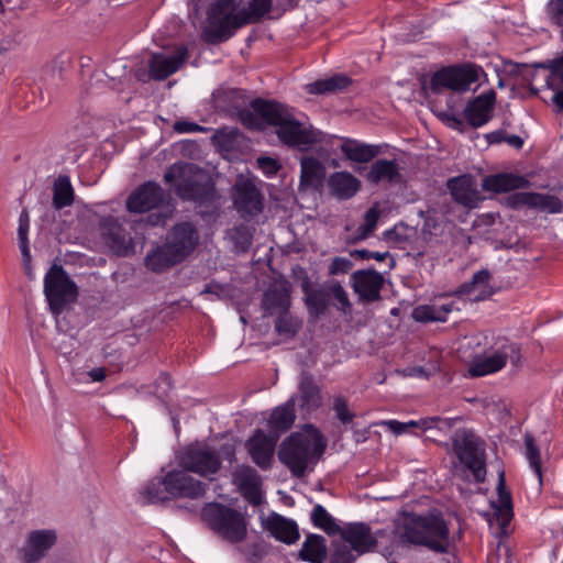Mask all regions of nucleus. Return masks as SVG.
<instances>
[{
    "label": "nucleus",
    "mask_w": 563,
    "mask_h": 563,
    "mask_svg": "<svg viewBox=\"0 0 563 563\" xmlns=\"http://www.w3.org/2000/svg\"><path fill=\"white\" fill-rule=\"evenodd\" d=\"M327 443L319 429L307 424L303 432H292L279 445L278 459L296 478H301L310 462L324 453Z\"/></svg>",
    "instance_id": "obj_1"
},
{
    "label": "nucleus",
    "mask_w": 563,
    "mask_h": 563,
    "mask_svg": "<svg viewBox=\"0 0 563 563\" xmlns=\"http://www.w3.org/2000/svg\"><path fill=\"white\" fill-rule=\"evenodd\" d=\"M250 107L263 118L264 123L277 128L278 139L288 146H309L317 142L314 132L299 122L290 109L275 100L255 98Z\"/></svg>",
    "instance_id": "obj_2"
},
{
    "label": "nucleus",
    "mask_w": 563,
    "mask_h": 563,
    "mask_svg": "<svg viewBox=\"0 0 563 563\" xmlns=\"http://www.w3.org/2000/svg\"><path fill=\"white\" fill-rule=\"evenodd\" d=\"M166 184L174 183V191L183 201L209 206L217 197L213 180L194 164L176 162L164 174Z\"/></svg>",
    "instance_id": "obj_3"
},
{
    "label": "nucleus",
    "mask_w": 563,
    "mask_h": 563,
    "mask_svg": "<svg viewBox=\"0 0 563 563\" xmlns=\"http://www.w3.org/2000/svg\"><path fill=\"white\" fill-rule=\"evenodd\" d=\"M451 452L457 459V471L464 481L483 484L487 477L486 442L473 429L461 428L450 439Z\"/></svg>",
    "instance_id": "obj_4"
},
{
    "label": "nucleus",
    "mask_w": 563,
    "mask_h": 563,
    "mask_svg": "<svg viewBox=\"0 0 563 563\" xmlns=\"http://www.w3.org/2000/svg\"><path fill=\"white\" fill-rule=\"evenodd\" d=\"M449 527L440 515L417 516L406 523L400 534L404 543L426 547L437 553L449 551Z\"/></svg>",
    "instance_id": "obj_5"
},
{
    "label": "nucleus",
    "mask_w": 563,
    "mask_h": 563,
    "mask_svg": "<svg viewBox=\"0 0 563 563\" xmlns=\"http://www.w3.org/2000/svg\"><path fill=\"white\" fill-rule=\"evenodd\" d=\"M201 519L214 534L231 544L241 543L247 537L245 514L228 505L218 501L206 504Z\"/></svg>",
    "instance_id": "obj_6"
},
{
    "label": "nucleus",
    "mask_w": 563,
    "mask_h": 563,
    "mask_svg": "<svg viewBox=\"0 0 563 563\" xmlns=\"http://www.w3.org/2000/svg\"><path fill=\"white\" fill-rule=\"evenodd\" d=\"M272 5L273 0H250L249 8L235 12V15L208 18V26L203 31L205 41L210 44L228 41L238 29L257 22L272 10Z\"/></svg>",
    "instance_id": "obj_7"
},
{
    "label": "nucleus",
    "mask_w": 563,
    "mask_h": 563,
    "mask_svg": "<svg viewBox=\"0 0 563 563\" xmlns=\"http://www.w3.org/2000/svg\"><path fill=\"white\" fill-rule=\"evenodd\" d=\"M169 195L155 181L148 180L140 185L126 199V209L132 213H144L152 210L146 218L151 227L165 225L173 214V207L168 203Z\"/></svg>",
    "instance_id": "obj_8"
},
{
    "label": "nucleus",
    "mask_w": 563,
    "mask_h": 563,
    "mask_svg": "<svg viewBox=\"0 0 563 563\" xmlns=\"http://www.w3.org/2000/svg\"><path fill=\"white\" fill-rule=\"evenodd\" d=\"M482 74L483 68L473 63L444 66L434 71L429 84H422V88L434 95H440L444 90L463 93L471 90V86L479 80Z\"/></svg>",
    "instance_id": "obj_9"
},
{
    "label": "nucleus",
    "mask_w": 563,
    "mask_h": 563,
    "mask_svg": "<svg viewBox=\"0 0 563 563\" xmlns=\"http://www.w3.org/2000/svg\"><path fill=\"white\" fill-rule=\"evenodd\" d=\"M520 358L521 350L518 343L507 338H498L484 355L473 360L468 373L472 377L486 376L503 369L508 361L518 366Z\"/></svg>",
    "instance_id": "obj_10"
},
{
    "label": "nucleus",
    "mask_w": 563,
    "mask_h": 563,
    "mask_svg": "<svg viewBox=\"0 0 563 563\" xmlns=\"http://www.w3.org/2000/svg\"><path fill=\"white\" fill-rule=\"evenodd\" d=\"M44 295L53 314H60L78 297V287L62 265L54 264L44 276Z\"/></svg>",
    "instance_id": "obj_11"
},
{
    "label": "nucleus",
    "mask_w": 563,
    "mask_h": 563,
    "mask_svg": "<svg viewBox=\"0 0 563 563\" xmlns=\"http://www.w3.org/2000/svg\"><path fill=\"white\" fill-rule=\"evenodd\" d=\"M178 465L187 472L211 477L221 468L219 454L202 444H189L178 455Z\"/></svg>",
    "instance_id": "obj_12"
},
{
    "label": "nucleus",
    "mask_w": 563,
    "mask_h": 563,
    "mask_svg": "<svg viewBox=\"0 0 563 563\" xmlns=\"http://www.w3.org/2000/svg\"><path fill=\"white\" fill-rule=\"evenodd\" d=\"M181 470L167 472V493L170 498L198 499L205 496L208 484Z\"/></svg>",
    "instance_id": "obj_13"
},
{
    "label": "nucleus",
    "mask_w": 563,
    "mask_h": 563,
    "mask_svg": "<svg viewBox=\"0 0 563 563\" xmlns=\"http://www.w3.org/2000/svg\"><path fill=\"white\" fill-rule=\"evenodd\" d=\"M199 239L197 227L192 222L184 221L170 229L166 243L183 262L196 250Z\"/></svg>",
    "instance_id": "obj_14"
},
{
    "label": "nucleus",
    "mask_w": 563,
    "mask_h": 563,
    "mask_svg": "<svg viewBox=\"0 0 563 563\" xmlns=\"http://www.w3.org/2000/svg\"><path fill=\"white\" fill-rule=\"evenodd\" d=\"M278 434H266L257 429L245 442V448L253 463L261 470H269L272 466Z\"/></svg>",
    "instance_id": "obj_15"
},
{
    "label": "nucleus",
    "mask_w": 563,
    "mask_h": 563,
    "mask_svg": "<svg viewBox=\"0 0 563 563\" xmlns=\"http://www.w3.org/2000/svg\"><path fill=\"white\" fill-rule=\"evenodd\" d=\"M351 287L363 302H374L380 299L384 277L374 268L358 269L350 277Z\"/></svg>",
    "instance_id": "obj_16"
},
{
    "label": "nucleus",
    "mask_w": 563,
    "mask_h": 563,
    "mask_svg": "<svg viewBox=\"0 0 563 563\" xmlns=\"http://www.w3.org/2000/svg\"><path fill=\"white\" fill-rule=\"evenodd\" d=\"M101 236L113 253L120 256L128 255L132 250V240L125 228L112 216L101 218L99 222Z\"/></svg>",
    "instance_id": "obj_17"
},
{
    "label": "nucleus",
    "mask_w": 563,
    "mask_h": 563,
    "mask_svg": "<svg viewBox=\"0 0 563 563\" xmlns=\"http://www.w3.org/2000/svg\"><path fill=\"white\" fill-rule=\"evenodd\" d=\"M234 206L243 219H252L262 213L264 197L252 180L235 185Z\"/></svg>",
    "instance_id": "obj_18"
},
{
    "label": "nucleus",
    "mask_w": 563,
    "mask_h": 563,
    "mask_svg": "<svg viewBox=\"0 0 563 563\" xmlns=\"http://www.w3.org/2000/svg\"><path fill=\"white\" fill-rule=\"evenodd\" d=\"M339 533L342 540L360 555L373 552L378 544L377 537L373 534L371 526L366 522H350L341 528Z\"/></svg>",
    "instance_id": "obj_19"
},
{
    "label": "nucleus",
    "mask_w": 563,
    "mask_h": 563,
    "mask_svg": "<svg viewBox=\"0 0 563 563\" xmlns=\"http://www.w3.org/2000/svg\"><path fill=\"white\" fill-rule=\"evenodd\" d=\"M232 477L243 498L252 506H260L263 503L262 478L254 467L246 464L238 465L232 472Z\"/></svg>",
    "instance_id": "obj_20"
},
{
    "label": "nucleus",
    "mask_w": 563,
    "mask_h": 563,
    "mask_svg": "<svg viewBox=\"0 0 563 563\" xmlns=\"http://www.w3.org/2000/svg\"><path fill=\"white\" fill-rule=\"evenodd\" d=\"M446 188L452 200L466 209H475L483 201L473 178L468 175L449 178Z\"/></svg>",
    "instance_id": "obj_21"
},
{
    "label": "nucleus",
    "mask_w": 563,
    "mask_h": 563,
    "mask_svg": "<svg viewBox=\"0 0 563 563\" xmlns=\"http://www.w3.org/2000/svg\"><path fill=\"white\" fill-rule=\"evenodd\" d=\"M496 93L490 90L470 100L463 111L464 118L473 129L481 128L493 118Z\"/></svg>",
    "instance_id": "obj_22"
},
{
    "label": "nucleus",
    "mask_w": 563,
    "mask_h": 563,
    "mask_svg": "<svg viewBox=\"0 0 563 563\" xmlns=\"http://www.w3.org/2000/svg\"><path fill=\"white\" fill-rule=\"evenodd\" d=\"M303 277L300 283V288L303 292V301L310 317L318 319L323 316L330 303L328 297L327 282L319 286L312 287L310 277L301 269Z\"/></svg>",
    "instance_id": "obj_23"
},
{
    "label": "nucleus",
    "mask_w": 563,
    "mask_h": 563,
    "mask_svg": "<svg viewBox=\"0 0 563 563\" xmlns=\"http://www.w3.org/2000/svg\"><path fill=\"white\" fill-rule=\"evenodd\" d=\"M57 536L54 530H34L30 532L22 558L26 563H35L45 556L46 552L56 543Z\"/></svg>",
    "instance_id": "obj_24"
},
{
    "label": "nucleus",
    "mask_w": 563,
    "mask_h": 563,
    "mask_svg": "<svg viewBox=\"0 0 563 563\" xmlns=\"http://www.w3.org/2000/svg\"><path fill=\"white\" fill-rule=\"evenodd\" d=\"M187 47H180L174 55L155 54L150 63V75L155 80H165L175 74L186 62Z\"/></svg>",
    "instance_id": "obj_25"
},
{
    "label": "nucleus",
    "mask_w": 563,
    "mask_h": 563,
    "mask_svg": "<svg viewBox=\"0 0 563 563\" xmlns=\"http://www.w3.org/2000/svg\"><path fill=\"white\" fill-rule=\"evenodd\" d=\"M325 179L324 165L313 156H302L300 159L299 190H320Z\"/></svg>",
    "instance_id": "obj_26"
},
{
    "label": "nucleus",
    "mask_w": 563,
    "mask_h": 563,
    "mask_svg": "<svg viewBox=\"0 0 563 563\" xmlns=\"http://www.w3.org/2000/svg\"><path fill=\"white\" fill-rule=\"evenodd\" d=\"M327 185L329 194L340 201L353 198L361 188V181L345 170L332 173L327 179Z\"/></svg>",
    "instance_id": "obj_27"
},
{
    "label": "nucleus",
    "mask_w": 563,
    "mask_h": 563,
    "mask_svg": "<svg viewBox=\"0 0 563 563\" xmlns=\"http://www.w3.org/2000/svg\"><path fill=\"white\" fill-rule=\"evenodd\" d=\"M265 529L277 541H280L286 544H294L300 538L296 521L288 519L276 512H272L268 516Z\"/></svg>",
    "instance_id": "obj_28"
},
{
    "label": "nucleus",
    "mask_w": 563,
    "mask_h": 563,
    "mask_svg": "<svg viewBox=\"0 0 563 563\" xmlns=\"http://www.w3.org/2000/svg\"><path fill=\"white\" fill-rule=\"evenodd\" d=\"M530 181L520 175L512 173H499L485 176L482 188L485 191L501 194L529 187Z\"/></svg>",
    "instance_id": "obj_29"
},
{
    "label": "nucleus",
    "mask_w": 563,
    "mask_h": 563,
    "mask_svg": "<svg viewBox=\"0 0 563 563\" xmlns=\"http://www.w3.org/2000/svg\"><path fill=\"white\" fill-rule=\"evenodd\" d=\"M400 179L401 175L396 159L379 158L371 165L366 174V180L375 185L380 181L397 184Z\"/></svg>",
    "instance_id": "obj_30"
},
{
    "label": "nucleus",
    "mask_w": 563,
    "mask_h": 563,
    "mask_svg": "<svg viewBox=\"0 0 563 563\" xmlns=\"http://www.w3.org/2000/svg\"><path fill=\"white\" fill-rule=\"evenodd\" d=\"M328 556L327 540L321 534L309 533L301 544L298 559L307 563H324Z\"/></svg>",
    "instance_id": "obj_31"
},
{
    "label": "nucleus",
    "mask_w": 563,
    "mask_h": 563,
    "mask_svg": "<svg viewBox=\"0 0 563 563\" xmlns=\"http://www.w3.org/2000/svg\"><path fill=\"white\" fill-rule=\"evenodd\" d=\"M492 278V273L487 268H483L472 276L471 280L465 282L460 285L457 289V294L461 296H471L475 289L479 288L477 295H475L472 300L482 301L488 299L494 291L489 286V280Z\"/></svg>",
    "instance_id": "obj_32"
},
{
    "label": "nucleus",
    "mask_w": 563,
    "mask_h": 563,
    "mask_svg": "<svg viewBox=\"0 0 563 563\" xmlns=\"http://www.w3.org/2000/svg\"><path fill=\"white\" fill-rule=\"evenodd\" d=\"M295 400L294 398L288 399L284 405L276 407L268 419V426L271 428V434L285 433L288 431L295 422Z\"/></svg>",
    "instance_id": "obj_33"
},
{
    "label": "nucleus",
    "mask_w": 563,
    "mask_h": 563,
    "mask_svg": "<svg viewBox=\"0 0 563 563\" xmlns=\"http://www.w3.org/2000/svg\"><path fill=\"white\" fill-rule=\"evenodd\" d=\"M300 394V407L311 411L317 410L322 405L320 387L314 383L313 376L307 372L300 375L298 385Z\"/></svg>",
    "instance_id": "obj_34"
},
{
    "label": "nucleus",
    "mask_w": 563,
    "mask_h": 563,
    "mask_svg": "<svg viewBox=\"0 0 563 563\" xmlns=\"http://www.w3.org/2000/svg\"><path fill=\"white\" fill-rule=\"evenodd\" d=\"M181 263V260L174 253L169 245L165 242L157 246L145 257V265L155 273H162L168 268Z\"/></svg>",
    "instance_id": "obj_35"
},
{
    "label": "nucleus",
    "mask_w": 563,
    "mask_h": 563,
    "mask_svg": "<svg viewBox=\"0 0 563 563\" xmlns=\"http://www.w3.org/2000/svg\"><path fill=\"white\" fill-rule=\"evenodd\" d=\"M290 295L286 285L269 287L263 297V308L267 314L282 313L289 310Z\"/></svg>",
    "instance_id": "obj_36"
},
{
    "label": "nucleus",
    "mask_w": 563,
    "mask_h": 563,
    "mask_svg": "<svg viewBox=\"0 0 563 563\" xmlns=\"http://www.w3.org/2000/svg\"><path fill=\"white\" fill-rule=\"evenodd\" d=\"M351 84L352 79L349 76L336 74L306 85V91L310 95H333L346 89Z\"/></svg>",
    "instance_id": "obj_37"
},
{
    "label": "nucleus",
    "mask_w": 563,
    "mask_h": 563,
    "mask_svg": "<svg viewBox=\"0 0 563 563\" xmlns=\"http://www.w3.org/2000/svg\"><path fill=\"white\" fill-rule=\"evenodd\" d=\"M341 151L347 159L356 163H368L379 154L378 146L351 139H346L343 142Z\"/></svg>",
    "instance_id": "obj_38"
},
{
    "label": "nucleus",
    "mask_w": 563,
    "mask_h": 563,
    "mask_svg": "<svg viewBox=\"0 0 563 563\" xmlns=\"http://www.w3.org/2000/svg\"><path fill=\"white\" fill-rule=\"evenodd\" d=\"M140 495L143 504H155L170 499V495L167 493V474L148 481Z\"/></svg>",
    "instance_id": "obj_39"
},
{
    "label": "nucleus",
    "mask_w": 563,
    "mask_h": 563,
    "mask_svg": "<svg viewBox=\"0 0 563 563\" xmlns=\"http://www.w3.org/2000/svg\"><path fill=\"white\" fill-rule=\"evenodd\" d=\"M74 201V189L68 176H58L53 187V207L62 210Z\"/></svg>",
    "instance_id": "obj_40"
},
{
    "label": "nucleus",
    "mask_w": 563,
    "mask_h": 563,
    "mask_svg": "<svg viewBox=\"0 0 563 563\" xmlns=\"http://www.w3.org/2000/svg\"><path fill=\"white\" fill-rule=\"evenodd\" d=\"M327 288L329 303L333 305L340 312L350 314L353 310V306L341 283L334 279L327 282Z\"/></svg>",
    "instance_id": "obj_41"
},
{
    "label": "nucleus",
    "mask_w": 563,
    "mask_h": 563,
    "mask_svg": "<svg viewBox=\"0 0 563 563\" xmlns=\"http://www.w3.org/2000/svg\"><path fill=\"white\" fill-rule=\"evenodd\" d=\"M534 67L548 69L550 73L545 78L547 87L551 90L563 88V55L545 63H538Z\"/></svg>",
    "instance_id": "obj_42"
},
{
    "label": "nucleus",
    "mask_w": 563,
    "mask_h": 563,
    "mask_svg": "<svg viewBox=\"0 0 563 563\" xmlns=\"http://www.w3.org/2000/svg\"><path fill=\"white\" fill-rule=\"evenodd\" d=\"M498 495V512L504 520H508L512 516V498L510 492L506 487V474L504 470L498 471V482L496 486Z\"/></svg>",
    "instance_id": "obj_43"
},
{
    "label": "nucleus",
    "mask_w": 563,
    "mask_h": 563,
    "mask_svg": "<svg viewBox=\"0 0 563 563\" xmlns=\"http://www.w3.org/2000/svg\"><path fill=\"white\" fill-rule=\"evenodd\" d=\"M311 522L314 527L322 529L329 536L339 533L340 526L335 519L327 511L322 505H316L310 515Z\"/></svg>",
    "instance_id": "obj_44"
},
{
    "label": "nucleus",
    "mask_w": 563,
    "mask_h": 563,
    "mask_svg": "<svg viewBox=\"0 0 563 563\" xmlns=\"http://www.w3.org/2000/svg\"><path fill=\"white\" fill-rule=\"evenodd\" d=\"M526 446V459L529 461V465L536 474L539 484H542V470H541V457L540 450L536 444L534 438L530 433H526L523 437Z\"/></svg>",
    "instance_id": "obj_45"
},
{
    "label": "nucleus",
    "mask_w": 563,
    "mask_h": 563,
    "mask_svg": "<svg viewBox=\"0 0 563 563\" xmlns=\"http://www.w3.org/2000/svg\"><path fill=\"white\" fill-rule=\"evenodd\" d=\"M300 329V322L289 314V310L278 313L275 331L285 338H294Z\"/></svg>",
    "instance_id": "obj_46"
},
{
    "label": "nucleus",
    "mask_w": 563,
    "mask_h": 563,
    "mask_svg": "<svg viewBox=\"0 0 563 563\" xmlns=\"http://www.w3.org/2000/svg\"><path fill=\"white\" fill-rule=\"evenodd\" d=\"M531 209H539L550 213H559L563 209L562 201L552 195L533 192Z\"/></svg>",
    "instance_id": "obj_47"
},
{
    "label": "nucleus",
    "mask_w": 563,
    "mask_h": 563,
    "mask_svg": "<svg viewBox=\"0 0 563 563\" xmlns=\"http://www.w3.org/2000/svg\"><path fill=\"white\" fill-rule=\"evenodd\" d=\"M360 556L361 555L344 541L338 542L333 544L329 563H354Z\"/></svg>",
    "instance_id": "obj_48"
},
{
    "label": "nucleus",
    "mask_w": 563,
    "mask_h": 563,
    "mask_svg": "<svg viewBox=\"0 0 563 563\" xmlns=\"http://www.w3.org/2000/svg\"><path fill=\"white\" fill-rule=\"evenodd\" d=\"M412 318L418 322H444L443 311L437 306H418L412 311Z\"/></svg>",
    "instance_id": "obj_49"
},
{
    "label": "nucleus",
    "mask_w": 563,
    "mask_h": 563,
    "mask_svg": "<svg viewBox=\"0 0 563 563\" xmlns=\"http://www.w3.org/2000/svg\"><path fill=\"white\" fill-rule=\"evenodd\" d=\"M332 410L335 413V418L342 424H350L355 418V413L349 409L347 399L342 395H335L333 397Z\"/></svg>",
    "instance_id": "obj_50"
},
{
    "label": "nucleus",
    "mask_w": 563,
    "mask_h": 563,
    "mask_svg": "<svg viewBox=\"0 0 563 563\" xmlns=\"http://www.w3.org/2000/svg\"><path fill=\"white\" fill-rule=\"evenodd\" d=\"M461 418L428 417L422 419L423 430L438 429L440 431L451 430Z\"/></svg>",
    "instance_id": "obj_51"
},
{
    "label": "nucleus",
    "mask_w": 563,
    "mask_h": 563,
    "mask_svg": "<svg viewBox=\"0 0 563 563\" xmlns=\"http://www.w3.org/2000/svg\"><path fill=\"white\" fill-rule=\"evenodd\" d=\"M438 118L445 126L451 130L457 131L460 133H464L466 130L464 120L450 110L439 112Z\"/></svg>",
    "instance_id": "obj_52"
},
{
    "label": "nucleus",
    "mask_w": 563,
    "mask_h": 563,
    "mask_svg": "<svg viewBox=\"0 0 563 563\" xmlns=\"http://www.w3.org/2000/svg\"><path fill=\"white\" fill-rule=\"evenodd\" d=\"M532 197L533 192L528 191H521V192H514L506 197V206H508L511 209L518 210L522 207H532Z\"/></svg>",
    "instance_id": "obj_53"
},
{
    "label": "nucleus",
    "mask_w": 563,
    "mask_h": 563,
    "mask_svg": "<svg viewBox=\"0 0 563 563\" xmlns=\"http://www.w3.org/2000/svg\"><path fill=\"white\" fill-rule=\"evenodd\" d=\"M231 239L234 246L242 252H246L251 247L253 241L252 234L244 227L235 228Z\"/></svg>",
    "instance_id": "obj_54"
},
{
    "label": "nucleus",
    "mask_w": 563,
    "mask_h": 563,
    "mask_svg": "<svg viewBox=\"0 0 563 563\" xmlns=\"http://www.w3.org/2000/svg\"><path fill=\"white\" fill-rule=\"evenodd\" d=\"M250 109H242L239 111V119L242 122V124L251 130H261L262 129V122L264 123L263 118H261L260 114H257L254 109L251 107Z\"/></svg>",
    "instance_id": "obj_55"
},
{
    "label": "nucleus",
    "mask_w": 563,
    "mask_h": 563,
    "mask_svg": "<svg viewBox=\"0 0 563 563\" xmlns=\"http://www.w3.org/2000/svg\"><path fill=\"white\" fill-rule=\"evenodd\" d=\"M547 13L553 24L563 26V0H550L547 4ZM561 37L563 40V27Z\"/></svg>",
    "instance_id": "obj_56"
},
{
    "label": "nucleus",
    "mask_w": 563,
    "mask_h": 563,
    "mask_svg": "<svg viewBox=\"0 0 563 563\" xmlns=\"http://www.w3.org/2000/svg\"><path fill=\"white\" fill-rule=\"evenodd\" d=\"M352 255H356V256H358L362 260H375V261H378V262H383L386 258L390 257L389 267L393 268L395 266V261L390 256V253L388 251H386V252H375V251H369V250H366V249H360V250H355L352 253Z\"/></svg>",
    "instance_id": "obj_57"
},
{
    "label": "nucleus",
    "mask_w": 563,
    "mask_h": 563,
    "mask_svg": "<svg viewBox=\"0 0 563 563\" xmlns=\"http://www.w3.org/2000/svg\"><path fill=\"white\" fill-rule=\"evenodd\" d=\"M30 224H19L18 227V240L19 246L21 250L22 258L26 263L31 258L30 249H29V234Z\"/></svg>",
    "instance_id": "obj_58"
},
{
    "label": "nucleus",
    "mask_w": 563,
    "mask_h": 563,
    "mask_svg": "<svg viewBox=\"0 0 563 563\" xmlns=\"http://www.w3.org/2000/svg\"><path fill=\"white\" fill-rule=\"evenodd\" d=\"M173 129L176 133H179V134L196 133V132L205 133L209 130L208 128L202 126L196 122L186 121V120L176 121L173 125Z\"/></svg>",
    "instance_id": "obj_59"
},
{
    "label": "nucleus",
    "mask_w": 563,
    "mask_h": 563,
    "mask_svg": "<svg viewBox=\"0 0 563 563\" xmlns=\"http://www.w3.org/2000/svg\"><path fill=\"white\" fill-rule=\"evenodd\" d=\"M353 267V263L347 257L336 256L329 266L330 275L346 274Z\"/></svg>",
    "instance_id": "obj_60"
},
{
    "label": "nucleus",
    "mask_w": 563,
    "mask_h": 563,
    "mask_svg": "<svg viewBox=\"0 0 563 563\" xmlns=\"http://www.w3.org/2000/svg\"><path fill=\"white\" fill-rule=\"evenodd\" d=\"M257 166L267 176L275 175L278 172V169L280 168V165L278 164V162L269 156H260L257 158Z\"/></svg>",
    "instance_id": "obj_61"
},
{
    "label": "nucleus",
    "mask_w": 563,
    "mask_h": 563,
    "mask_svg": "<svg viewBox=\"0 0 563 563\" xmlns=\"http://www.w3.org/2000/svg\"><path fill=\"white\" fill-rule=\"evenodd\" d=\"M155 385L159 396H166L173 386L172 378L167 373H161L156 379Z\"/></svg>",
    "instance_id": "obj_62"
},
{
    "label": "nucleus",
    "mask_w": 563,
    "mask_h": 563,
    "mask_svg": "<svg viewBox=\"0 0 563 563\" xmlns=\"http://www.w3.org/2000/svg\"><path fill=\"white\" fill-rule=\"evenodd\" d=\"M235 9L227 5H221L217 8V1H214L210 9L208 10V18H217V16H223V15H235L234 12Z\"/></svg>",
    "instance_id": "obj_63"
},
{
    "label": "nucleus",
    "mask_w": 563,
    "mask_h": 563,
    "mask_svg": "<svg viewBox=\"0 0 563 563\" xmlns=\"http://www.w3.org/2000/svg\"><path fill=\"white\" fill-rule=\"evenodd\" d=\"M235 445L232 443H224L220 446L219 450V456L223 460L228 461L229 463H233L235 461Z\"/></svg>",
    "instance_id": "obj_64"
}]
</instances>
